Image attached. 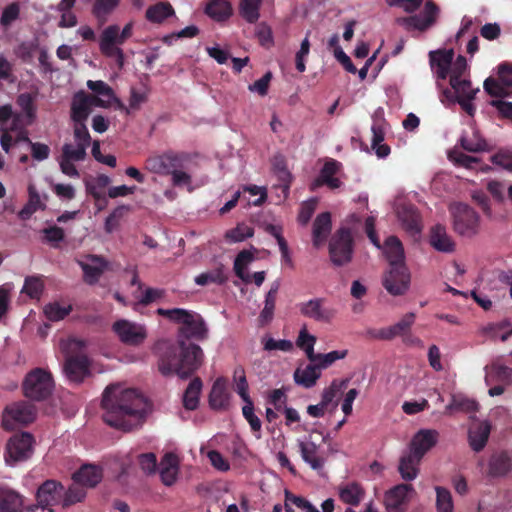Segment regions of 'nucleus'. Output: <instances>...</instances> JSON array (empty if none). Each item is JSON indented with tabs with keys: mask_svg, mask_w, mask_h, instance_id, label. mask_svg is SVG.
Wrapping results in <instances>:
<instances>
[{
	"mask_svg": "<svg viewBox=\"0 0 512 512\" xmlns=\"http://www.w3.org/2000/svg\"><path fill=\"white\" fill-rule=\"evenodd\" d=\"M414 491L411 484H398L385 494L384 503L389 512H402L408 501V494Z\"/></svg>",
	"mask_w": 512,
	"mask_h": 512,
	"instance_id": "20",
	"label": "nucleus"
},
{
	"mask_svg": "<svg viewBox=\"0 0 512 512\" xmlns=\"http://www.w3.org/2000/svg\"><path fill=\"white\" fill-rule=\"evenodd\" d=\"M202 387L203 383L199 377H195L190 381L183 394V406L185 409L193 411L198 408Z\"/></svg>",
	"mask_w": 512,
	"mask_h": 512,
	"instance_id": "37",
	"label": "nucleus"
},
{
	"mask_svg": "<svg viewBox=\"0 0 512 512\" xmlns=\"http://www.w3.org/2000/svg\"><path fill=\"white\" fill-rule=\"evenodd\" d=\"M233 380L235 382V391L239 394L242 400L251 399L248 393L249 385L246 379L245 370L242 366L234 369Z\"/></svg>",
	"mask_w": 512,
	"mask_h": 512,
	"instance_id": "54",
	"label": "nucleus"
},
{
	"mask_svg": "<svg viewBox=\"0 0 512 512\" xmlns=\"http://www.w3.org/2000/svg\"><path fill=\"white\" fill-rule=\"evenodd\" d=\"M331 214L323 212L319 214L313 223V245L319 247L328 237L331 231Z\"/></svg>",
	"mask_w": 512,
	"mask_h": 512,
	"instance_id": "34",
	"label": "nucleus"
},
{
	"mask_svg": "<svg viewBox=\"0 0 512 512\" xmlns=\"http://www.w3.org/2000/svg\"><path fill=\"white\" fill-rule=\"evenodd\" d=\"M397 217L403 229L411 235L419 234L422 230L421 217L416 207L411 204H402L397 208Z\"/></svg>",
	"mask_w": 512,
	"mask_h": 512,
	"instance_id": "21",
	"label": "nucleus"
},
{
	"mask_svg": "<svg viewBox=\"0 0 512 512\" xmlns=\"http://www.w3.org/2000/svg\"><path fill=\"white\" fill-rule=\"evenodd\" d=\"M340 167L341 163L335 159L326 161L315 184L317 186L325 184L331 189L339 188L341 181L334 176L338 173Z\"/></svg>",
	"mask_w": 512,
	"mask_h": 512,
	"instance_id": "28",
	"label": "nucleus"
},
{
	"mask_svg": "<svg viewBox=\"0 0 512 512\" xmlns=\"http://www.w3.org/2000/svg\"><path fill=\"white\" fill-rule=\"evenodd\" d=\"M78 264L83 271L84 281L89 285L97 283L108 267V262L102 256L93 254L87 255Z\"/></svg>",
	"mask_w": 512,
	"mask_h": 512,
	"instance_id": "16",
	"label": "nucleus"
},
{
	"mask_svg": "<svg viewBox=\"0 0 512 512\" xmlns=\"http://www.w3.org/2000/svg\"><path fill=\"white\" fill-rule=\"evenodd\" d=\"M54 382L50 372L35 368L30 371L23 381V393L32 400L41 401L48 398L53 391Z\"/></svg>",
	"mask_w": 512,
	"mask_h": 512,
	"instance_id": "5",
	"label": "nucleus"
},
{
	"mask_svg": "<svg viewBox=\"0 0 512 512\" xmlns=\"http://www.w3.org/2000/svg\"><path fill=\"white\" fill-rule=\"evenodd\" d=\"M174 14V9L168 2H159L146 10V19L152 23H161Z\"/></svg>",
	"mask_w": 512,
	"mask_h": 512,
	"instance_id": "45",
	"label": "nucleus"
},
{
	"mask_svg": "<svg viewBox=\"0 0 512 512\" xmlns=\"http://www.w3.org/2000/svg\"><path fill=\"white\" fill-rule=\"evenodd\" d=\"M34 437L29 432H21L13 435L6 444L5 461L13 465L19 461H25L33 453Z\"/></svg>",
	"mask_w": 512,
	"mask_h": 512,
	"instance_id": "12",
	"label": "nucleus"
},
{
	"mask_svg": "<svg viewBox=\"0 0 512 512\" xmlns=\"http://www.w3.org/2000/svg\"><path fill=\"white\" fill-rule=\"evenodd\" d=\"M22 496L16 491L0 486V512H20Z\"/></svg>",
	"mask_w": 512,
	"mask_h": 512,
	"instance_id": "36",
	"label": "nucleus"
},
{
	"mask_svg": "<svg viewBox=\"0 0 512 512\" xmlns=\"http://www.w3.org/2000/svg\"><path fill=\"white\" fill-rule=\"evenodd\" d=\"M415 318L416 316L413 312L407 313L396 324L378 330H369L368 334L375 339L392 340L397 336L407 333L413 325Z\"/></svg>",
	"mask_w": 512,
	"mask_h": 512,
	"instance_id": "18",
	"label": "nucleus"
},
{
	"mask_svg": "<svg viewBox=\"0 0 512 512\" xmlns=\"http://www.w3.org/2000/svg\"><path fill=\"white\" fill-rule=\"evenodd\" d=\"M72 311V306H61L58 302L49 303L44 307V314L50 321H60Z\"/></svg>",
	"mask_w": 512,
	"mask_h": 512,
	"instance_id": "55",
	"label": "nucleus"
},
{
	"mask_svg": "<svg viewBox=\"0 0 512 512\" xmlns=\"http://www.w3.org/2000/svg\"><path fill=\"white\" fill-rule=\"evenodd\" d=\"M279 288L280 282L274 281L265 296L264 308L262 309L258 317V321L262 326L270 323L274 317V310Z\"/></svg>",
	"mask_w": 512,
	"mask_h": 512,
	"instance_id": "33",
	"label": "nucleus"
},
{
	"mask_svg": "<svg viewBox=\"0 0 512 512\" xmlns=\"http://www.w3.org/2000/svg\"><path fill=\"white\" fill-rule=\"evenodd\" d=\"M157 314L180 325L176 343L161 340L155 344L158 369L164 376L176 374L182 379H187L201 367L204 360L202 348L188 340L207 339L206 323L200 314L183 308H158Z\"/></svg>",
	"mask_w": 512,
	"mask_h": 512,
	"instance_id": "1",
	"label": "nucleus"
},
{
	"mask_svg": "<svg viewBox=\"0 0 512 512\" xmlns=\"http://www.w3.org/2000/svg\"><path fill=\"white\" fill-rule=\"evenodd\" d=\"M178 475V460L172 453H167L161 461L160 478L164 485L171 486Z\"/></svg>",
	"mask_w": 512,
	"mask_h": 512,
	"instance_id": "35",
	"label": "nucleus"
},
{
	"mask_svg": "<svg viewBox=\"0 0 512 512\" xmlns=\"http://www.w3.org/2000/svg\"><path fill=\"white\" fill-rule=\"evenodd\" d=\"M454 231L464 237H474L479 232L480 216L469 205L456 203L450 206Z\"/></svg>",
	"mask_w": 512,
	"mask_h": 512,
	"instance_id": "6",
	"label": "nucleus"
},
{
	"mask_svg": "<svg viewBox=\"0 0 512 512\" xmlns=\"http://www.w3.org/2000/svg\"><path fill=\"white\" fill-rule=\"evenodd\" d=\"M410 272L406 265L391 266L383 278V286L394 296L404 295L410 286Z\"/></svg>",
	"mask_w": 512,
	"mask_h": 512,
	"instance_id": "14",
	"label": "nucleus"
},
{
	"mask_svg": "<svg viewBox=\"0 0 512 512\" xmlns=\"http://www.w3.org/2000/svg\"><path fill=\"white\" fill-rule=\"evenodd\" d=\"M490 431L491 425L487 421L481 422L469 430L468 439L472 450L480 452L484 449L489 439Z\"/></svg>",
	"mask_w": 512,
	"mask_h": 512,
	"instance_id": "31",
	"label": "nucleus"
},
{
	"mask_svg": "<svg viewBox=\"0 0 512 512\" xmlns=\"http://www.w3.org/2000/svg\"><path fill=\"white\" fill-rule=\"evenodd\" d=\"M245 405L242 408L243 417L249 423L252 432L255 434L257 438H260L261 432V421L254 413V404L252 399L243 400Z\"/></svg>",
	"mask_w": 512,
	"mask_h": 512,
	"instance_id": "50",
	"label": "nucleus"
},
{
	"mask_svg": "<svg viewBox=\"0 0 512 512\" xmlns=\"http://www.w3.org/2000/svg\"><path fill=\"white\" fill-rule=\"evenodd\" d=\"M420 461L410 452L401 457L398 471L405 481H412L417 477Z\"/></svg>",
	"mask_w": 512,
	"mask_h": 512,
	"instance_id": "40",
	"label": "nucleus"
},
{
	"mask_svg": "<svg viewBox=\"0 0 512 512\" xmlns=\"http://www.w3.org/2000/svg\"><path fill=\"white\" fill-rule=\"evenodd\" d=\"M458 143L462 149L470 153L489 151L491 149L476 128H472L471 133L464 132Z\"/></svg>",
	"mask_w": 512,
	"mask_h": 512,
	"instance_id": "25",
	"label": "nucleus"
},
{
	"mask_svg": "<svg viewBox=\"0 0 512 512\" xmlns=\"http://www.w3.org/2000/svg\"><path fill=\"white\" fill-rule=\"evenodd\" d=\"M447 409L471 413L478 410V403L466 397L454 396Z\"/></svg>",
	"mask_w": 512,
	"mask_h": 512,
	"instance_id": "56",
	"label": "nucleus"
},
{
	"mask_svg": "<svg viewBox=\"0 0 512 512\" xmlns=\"http://www.w3.org/2000/svg\"><path fill=\"white\" fill-rule=\"evenodd\" d=\"M112 330L123 344L129 346H139L147 337L145 326L126 319L115 321Z\"/></svg>",
	"mask_w": 512,
	"mask_h": 512,
	"instance_id": "13",
	"label": "nucleus"
},
{
	"mask_svg": "<svg viewBox=\"0 0 512 512\" xmlns=\"http://www.w3.org/2000/svg\"><path fill=\"white\" fill-rule=\"evenodd\" d=\"M92 105L90 96L84 92H78L73 98L71 105V119L74 123H86Z\"/></svg>",
	"mask_w": 512,
	"mask_h": 512,
	"instance_id": "26",
	"label": "nucleus"
},
{
	"mask_svg": "<svg viewBox=\"0 0 512 512\" xmlns=\"http://www.w3.org/2000/svg\"><path fill=\"white\" fill-rule=\"evenodd\" d=\"M42 233L44 235L43 240L51 244L55 248L58 247V244L62 242L65 238V232L63 228L58 227L56 225L44 228L42 230Z\"/></svg>",
	"mask_w": 512,
	"mask_h": 512,
	"instance_id": "59",
	"label": "nucleus"
},
{
	"mask_svg": "<svg viewBox=\"0 0 512 512\" xmlns=\"http://www.w3.org/2000/svg\"><path fill=\"white\" fill-rule=\"evenodd\" d=\"M84 342L81 340H71L69 343V352L66 356L63 371L67 379L75 384H81L91 375V362L88 356L82 352Z\"/></svg>",
	"mask_w": 512,
	"mask_h": 512,
	"instance_id": "3",
	"label": "nucleus"
},
{
	"mask_svg": "<svg viewBox=\"0 0 512 512\" xmlns=\"http://www.w3.org/2000/svg\"><path fill=\"white\" fill-rule=\"evenodd\" d=\"M229 395L224 378H217L209 394V405L214 410H222L228 406Z\"/></svg>",
	"mask_w": 512,
	"mask_h": 512,
	"instance_id": "29",
	"label": "nucleus"
},
{
	"mask_svg": "<svg viewBox=\"0 0 512 512\" xmlns=\"http://www.w3.org/2000/svg\"><path fill=\"white\" fill-rule=\"evenodd\" d=\"M86 495L85 489L81 484L74 482L67 490L64 488V495L62 497V506H70L80 502Z\"/></svg>",
	"mask_w": 512,
	"mask_h": 512,
	"instance_id": "51",
	"label": "nucleus"
},
{
	"mask_svg": "<svg viewBox=\"0 0 512 512\" xmlns=\"http://www.w3.org/2000/svg\"><path fill=\"white\" fill-rule=\"evenodd\" d=\"M429 242L435 250L440 252L450 253L455 249V243L441 224H436L431 228Z\"/></svg>",
	"mask_w": 512,
	"mask_h": 512,
	"instance_id": "24",
	"label": "nucleus"
},
{
	"mask_svg": "<svg viewBox=\"0 0 512 512\" xmlns=\"http://www.w3.org/2000/svg\"><path fill=\"white\" fill-rule=\"evenodd\" d=\"M286 512H319L307 499L301 496L286 492L285 498Z\"/></svg>",
	"mask_w": 512,
	"mask_h": 512,
	"instance_id": "44",
	"label": "nucleus"
},
{
	"mask_svg": "<svg viewBox=\"0 0 512 512\" xmlns=\"http://www.w3.org/2000/svg\"><path fill=\"white\" fill-rule=\"evenodd\" d=\"M494 165L512 171V151L500 150L490 158Z\"/></svg>",
	"mask_w": 512,
	"mask_h": 512,
	"instance_id": "64",
	"label": "nucleus"
},
{
	"mask_svg": "<svg viewBox=\"0 0 512 512\" xmlns=\"http://www.w3.org/2000/svg\"><path fill=\"white\" fill-rule=\"evenodd\" d=\"M450 86L458 96V100L460 98H468L474 99L477 92H479V88H472L470 80L467 79H457L456 76H450L449 80Z\"/></svg>",
	"mask_w": 512,
	"mask_h": 512,
	"instance_id": "48",
	"label": "nucleus"
},
{
	"mask_svg": "<svg viewBox=\"0 0 512 512\" xmlns=\"http://www.w3.org/2000/svg\"><path fill=\"white\" fill-rule=\"evenodd\" d=\"M87 149L81 146L73 145L71 143H65L62 146L61 150V158L73 161V162H80L84 161L87 157Z\"/></svg>",
	"mask_w": 512,
	"mask_h": 512,
	"instance_id": "52",
	"label": "nucleus"
},
{
	"mask_svg": "<svg viewBox=\"0 0 512 512\" xmlns=\"http://www.w3.org/2000/svg\"><path fill=\"white\" fill-rule=\"evenodd\" d=\"M127 39L129 37L122 34L116 24L107 26L100 35V52L107 58L115 59L119 69L123 68L125 60L124 52L119 46L124 44Z\"/></svg>",
	"mask_w": 512,
	"mask_h": 512,
	"instance_id": "7",
	"label": "nucleus"
},
{
	"mask_svg": "<svg viewBox=\"0 0 512 512\" xmlns=\"http://www.w3.org/2000/svg\"><path fill=\"white\" fill-rule=\"evenodd\" d=\"M64 495V486L55 481H45L37 490V502L39 505H45L51 508L53 505L61 504Z\"/></svg>",
	"mask_w": 512,
	"mask_h": 512,
	"instance_id": "19",
	"label": "nucleus"
},
{
	"mask_svg": "<svg viewBox=\"0 0 512 512\" xmlns=\"http://www.w3.org/2000/svg\"><path fill=\"white\" fill-rule=\"evenodd\" d=\"M43 291V283L38 277H27L24 282L22 292L31 298H38Z\"/></svg>",
	"mask_w": 512,
	"mask_h": 512,
	"instance_id": "63",
	"label": "nucleus"
},
{
	"mask_svg": "<svg viewBox=\"0 0 512 512\" xmlns=\"http://www.w3.org/2000/svg\"><path fill=\"white\" fill-rule=\"evenodd\" d=\"M435 491L437 512H453L454 503L451 492L448 489L441 486H436Z\"/></svg>",
	"mask_w": 512,
	"mask_h": 512,
	"instance_id": "49",
	"label": "nucleus"
},
{
	"mask_svg": "<svg viewBox=\"0 0 512 512\" xmlns=\"http://www.w3.org/2000/svg\"><path fill=\"white\" fill-rule=\"evenodd\" d=\"M353 238L348 228H340L329 242L330 260L335 266H344L351 262Z\"/></svg>",
	"mask_w": 512,
	"mask_h": 512,
	"instance_id": "9",
	"label": "nucleus"
},
{
	"mask_svg": "<svg viewBox=\"0 0 512 512\" xmlns=\"http://www.w3.org/2000/svg\"><path fill=\"white\" fill-rule=\"evenodd\" d=\"M204 12L216 22H225L232 16L233 9L228 0H208Z\"/></svg>",
	"mask_w": 512,
	"mask_h": 512,
	"instance_id": "27",
	"label": "nucleus"
},
{
	"mask_svg": "<svg viewBox=\"0 0 512 512\" xmlns=\"http://www.w3.org/2000/svg\"><path fill=\"white\" fill-rule=\"evenodd\" d=\"M37 416V408L29 401L20 400L6 405L2 412V428L13 431L33 423Z\"/></svg>",
	"mask_w": 512,
	"mask_h": 512,
	"instance_id": "4",
	"label": "nucleus"
},
{
	"mask_svg": "<svg viewBox=\"0 0 512 512\" xmlns=\"http://www.w3.org/2000/svg\"><path fill=\"white\" fill-rule=\"evenodd\" d=\"M321 376V369L317 364H307L304 368L298 367L294 372L296 384L304 387H313Z\"/></svg>",
	"mask_w": 512,
	"mask_h": 512,
	"instance_id": "30",
	"label": "nucleus"
},
{
	"mask_svg": "<svg viewBox=\"0 0 512 512\" xmlns=\"http://www.w3.org/2000/svg\"><path fill=\"white\" fill-rule=\"evenodd\" d=\"M262 0H240L239 15L248 23L254 24L260 18Z\"/></svg>",
	"mask_w": 512,
	"mask_h": 512,
	"instance_id": "46",
	"label": "nucleus"
},
{
	"mask_svg": "<svg viewBox=\"0 0 512 512\" xmlns=\"http://www.w3.org/2000/svg\"><path fill=\"white\" fill-rule=\"evenodd\" d=\"M348 351L347 350H334L326 354L319 355V360L317 362V365L319 368L326 369L329 366H331L335 361L344 359L347 356Z\"/></svg>",
	"mask_w": 512,
	"mask_h": 512,
	"instance_id": "62",
	"label": "nucleus"
},
{
	"mask_svg": "<svg viewBox=\"0 0 512 512\" xmlns=\"http://www.w3.org/2000/svg\"><path fill=\"white\" fill-rule=\"evenodd\" d=\"M228 277L225 274V267L219 264L214 270L204 272L195 277V283L200 286H205L209 283L223 285L227 282Z\"/></svg>",
	"mask_w": 512,
	"mask_h": 512,
	"instance_id": "43",
	"label": "nucleus"
},
{
	"mask_svg": "<svg viewBox=\"0 0 512 512\" xmlns=\"http://www.w3.org/2000/svg\"><path fill=\"white\" fill-rule=\"evenodd\" d=\"M364 494V489L356 482L348 483L343 486L339 492L340 499L344 503L352 506H357L361 502Z\"/></svg>",
	"mask_w": 512,
	"mask_h": 512,
	"instance_id": "42",
	"label": "nucleus"
},
{
	"mask_svg": "<svg viewBox=\"0 0 512 512\" xmlns=\"http://www.w3.org/2000/svg\"><path fill=\"white\" fill-rule=\"evenodd\" d=\"M439 438V433L433 429H421L413 437L410 444V453L415 458L422 459L423 456L433 448Z\"/></svg>",
	"mask_w": 512,
	"mask_h": 512,
	"instance_id": "17",
	"label": "nucleus"
},
{
	"mask_svg": "<svg viewBox=\"0 0 512 512\" xmlns=\"http://www.w3.org/2000/svg\"><path fill=\"white\" fill-rule=\"evenodd\" d=\"M101 406L104 422L124 432L141 426L148 412L147 399L141 393L136 389H123L118 384L106 387Z\"/></svg>",
	"mask_w": 512,
	"mask_h": 512,
	"instance_id": "2",
	"label": "nucleus"
},
{
	"mask_svg": "<svg viewBox=\"0 0 512 512\" xmlns=\"http://www.w3.org/2000/svg\"><path fill=\"white\" fill-rule=\"evenodd\" d=\"M138 465L145 474H154L157 468V458L154 453H143L137 457Z\"/></svg>",
	"mask_w": 512,
	"mask_h": 512,
	"instance_id": "60",
	"label": "nucleus"
},
{
	"mask_svg": "<svg viewBox=\"0 0 512 512\" xmlns=\"http://www.w3.org/2000/svg\"><path fill=\"white\" fill-rule=\"evenodd\" d=\"M127 39L129 37L122 34L116 24L107 26L100 35V52L107 58L115 59L119 69L123 68L125 60L124 52L119 46L124 44Z\"/></svg>",
	"mask_w": 512,
	"mask_h": 512,
	"instance_id": "8",
	"label": "nucleus"
},
{
	"mask_svg": "<svg viewBox=\"0 0 512 512\" xmlns=\"http://www.w3.org/2000/svg\"><path fill=\"white\" fill-rule=\"evenodd\" d=\"M384 253L390 267L405 265L404 248L401 241L396 236H389L385 240Z\"/></svg>",
	"mask_w": 512,
	"mask_h": 512,
	"instance_id": "32",
	"label": "nucleus"
},
{
	"mask_svg": "<svg viewBox=\"0 0 512 512\" xmlns=\"http://www.w3.org/2000/svg\"><path fill=\"white\" fill-rule=\"evenodd\" d=\"M512 468V459L506 452L495 454L489 461V474L493 477L505 476Z\"/></svg>",
	"mask_w": 512,
	"mask_h": 512,
	"instance_id": "38",
	"label": "nucleus"
},
{
	"mask_svg": "<svg viewBox=\"0 0 512 512\" xmlns=\"http://www.w3.org/2000/svg\"><path fill=\"white\" fill-rule=\"evenodd\" d=\"M254 229L246 224H238L225 233V239L230 243H237L252 237Z\"/></svg>",
	"mask_w": 512,
	"mask_h": 512,
	"instance_id": "53",
	"label": "nucleus"
},
{
	"mask_svg": "<svg viewBox=\"0 0 512 512\" xmlns=\"http://www.w3.org/2000/svg\"><path fill=\"white\" fill-rule=\"evenodd\" d=\"M73 137L75 145L81 146L87 149L91 144V136L86 126V123H74L73 125Z\"/></svg>",
	"mask_w": 512,
	"mask_h": 512,
	"instance_id": "58",
	"label": "nucleus"
},
{
	"mask_svg": "<svg viewBox=\"0 0 512 512\" xmlns=\"http://www.w3.org/2000/svg\"><path fill=\"white\" fill-rule=\"evenodd\" d=\"M324 298H313L299 304L300 314L317 322H330L335 315V310L325 306Z\"/></svg>",
	"mask_w": 512,
	"mask_h": 512,
	"instance_id": "15",
	"label": "nucleus"
},
{
	"mask_svg": "<svg viewBox=\"0 0 512 512\" xmlns=\"http://www.w3.org/2000/svg\"><path fill=\"white\" fill-rule=\"evenodd\" d=\"M300 453L302 459L308 463L312 469L320 470L324 466V459L318 456V447L314 442H300Z\"/></svg>",
	"mask_w": 512,
	"mask_h": 512,
	"instance_id": "39",
	"label": "nucleus"
},
{
	"mask_svg": "<svg viewBox=\"0 0 512 512\" xmlns=\"http://www.w3.org/2000/svg\"><path fill=\"white\" fill-rule=\"evenodd\" d=\"M348 380H333L329 387L325 388L322 397H321V403L325 405L327 408L332 405L333 409H336L338 406V402L335 401V398L342 393V391L347 387Z\"/></svg>",
	"mask_w": 512,
	"mask_h": 512,
	"instance_id": "41",
	"label": "nucleus"
},
{
	"mask_svg": "<svg viewBox=\"0 0 512 512\" xmlns=\"http://www.w3.org/2000/svg\"><path fill=\"white\" fill-rule=\"evenodd\" d=\"M439 13L440 9L436 3L432 0H427L420 14L399 17L396 19V22L407 31L418 30L424 32L437 22Z\"/></svg>",
	"mask_w": 512,
	"mask_h": 512,
	"instance_id": "10",
	"label": "nucleus"
},
{
	"mask_svg": "<svg viewBox=\"0 0 512 512\" xmlns=\"http://www.w3.org/2000/svg\"><path fill=\"white\" fill-rule=\"evenodd\" d=\"M103 478L102 469L93 464L83 465L77 472L73 474V480L83 487H95Z\"/></svg>",
	"mask_w": 512,
	"mask_h": 512,
	"instance_id": "23",
	"label": "nucleus"
},
{
	"mask_svg": "<svg viewBox=\"0 0 512 512\" xmlns=\"http://www.w3.org/2000/svg\"><path fill=\"white\" fill-rule=\"evenodd\" d=\"M448 157L451 161H453L456 165L465 167V168H473V164L478 163L479 159L473 156H469L463 152H460L456 149L449 152Z\"/></svg>",
	"mask_w": 512,
	"mask_h": 512,
	"instance_id": "61",
	"label": "nucleus"
},
{
	"mask_svg": "<svg viewBox=\"0 0 512 512\" xmlns=\"http://www.w3.org/2000/svg\"><path fill=\"white\" fill-rule=\"evenodd\" d=\"M484 90L492 97L504 98L510 95L508 89L496 79L489 77L484 81Z\"/></svg>",
	"mask_w": 512,
	"mask_h": 512,
	"instance_id": "57",
	"label": "nucleus"
},
{
	"mask_svg": "<svg viewBox=\"0 0 512 512\" xmlns=\"http://www.w3.org/2000/svg\"><path fill=\"white\" fill-rule=\"evenodd\" d=\"M253 260L254 255L248 250L240 251L234 260V272L243 282H250V275L245 270Z\"/></svg>",
	"mask_w": 512,
	"mask_h": 512,
	"instance_id": "47",
	"label": "nucleus"
},
{
	"mask_svg": "<svg viewBox=\"0 0 512 512\" xmlns=\"http://www.w3.org/2000/svg\"><path fill=\"white\" fill-rule=\"evenodd\" d=\"M453 50H437L429 53L430 65L436 69V75L439 79H446L452 65Z\"/></svg>",
	"mask_w": 512,
	"mask_h": 512,
	"instance_id": "22",
	"label": "nucleus"
},
{
	"mask_svg": "<svg viewBox=\"0 0 512 512\" xmlns=\"http://www.w3.org/2000/svg\"><path fill=\"white\" fill-rule=\"evenodd\" d=\"M188 156L184 153L168 151L153 155L145 160V169L159 175H170L177 168H184Z\"/></svg>",
	"mask_w": 512,
	"mask_h": 512,
	"instance_id": "11",
	"label": "nucleus"
}]
</instances>
